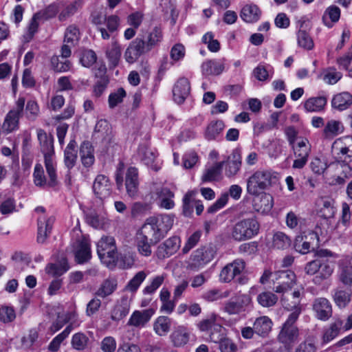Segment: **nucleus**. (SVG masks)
Returning <instances> with one entry per match:
<instances>
[{
  "label": "nucleus",
  "instance_id": "19",
  "mask_svg": "<svg viewBox=\"0 0 352 352\" xmlns=\"http://www.w3.org/2000/svg\"><path fill=\"white\" fill-rule=\"evenodd\" d=\"M313 310L316 317L322 321L328 320L332 316V306L326 298H317L313 302Z\"/></svg>",
  "mask_w": 352,
  "mask_h": 352
},
{
  "label": "nucleus",
  "instance_id": "11",
  "mask_svg": "<svg viewBox=\"0 0 352 352\" xmlns=\"http://www.w3.org/2000/svg\"><path fill=\"white\" fill-rule=\"evenodd\" d=\"M252 302L250 295L237 293L224 302L223 311L229 315H236L244 311Z\"/></svg>",
  "mask_w": 352,
  "mask_h": 352
},
{
  "label": "nucleus",
  "instance_id": "31",
  "mask_svg": "<svg viewBox=\"0 0 352 352\" xmlns=\"http://www.w3.org/2000/svg\"><path fill=\"white\" fill-rule=\"evenodd\" d=\"M170 338L174 346H183L189 341L190 331L186 327L179 325L174 329Z\"/></svg>",
  "mask_w": 352,
  "mask_h": 352
},
{
  "label": "nucleus",
  "instance_id": "9",
  "mask_svg": "<svg viewBox=\"0 0 352 352\" xmlns=\"http://www.w3.org/2000/svg\"><path fill=\"white\" fill-rule=\"evenodd\" d=\"M272 276L273 289L277 294H284L296 284L295 273L289 270L276 272Z\"/></svg>",
  "mask_w": 352,
  "mask_h": 352
},
{
  "label": "nucleus",
  "instance_id": "23",
  "mask_svg": "<svg viewBox=\"0 0 352 352\" xmlns=\"http://www.w3.org/2000/svg\"><path fill=\"white\" fill-rule=\"evenodd\" d=\"M87 222L96 229H106L110 225V220L104 211H91L87 214Z\"/></svg>",
  "mask_w": 352,
  "mask_h": 352
},
{
  "label": "nucleus",
  "instance_id": "25",
  "mask_svg": "<svg viewBox=\"0 0 352 352\" xmlns=\"http://www.w3.org/2000/svg\"><path fill=\"white\" fill-rule=\"evenodd\" d=\"M190 86L188 80L186 78H179L175 85L173 94V99L177 104H182L190 94Z\"/></svg>",
  "mask_w": 352,
  "mask_h": 352
},
{
  "label": "nucleus",
  "instance_id": "21",
  "mask_svg": "<svg viewBox=\"0 0 352 352\" xmlns=\"http://www.w3.org/2000/svg\"><path fill=\"white\" fill-rule=\"evenodd\" d=\"M49 179L47 180V178L45 175L44 170L43 166L41 164H36L34 166V170L33 173V181L34 184L38 187L45 188L47 186L54 187L55 186L57 182V175H56V164L54 166V182H52V179L50 176L48 175Z\"/></svg>",
  "mask_w": 352,
  "mask_h": 352
},
{
  "label": "nucleus",
  "instance_id": "61",
  "mask_svg": "<svg viewBox=\"0 0 352 352\" xmlns=\"http://www.w3.org/2000/svg\"><path fill=\"white\" fill-rule=\"evenodd\" d=\"M51 67L52 69L56 72H66L69 71L72 67V63L68 60L61 61L58 56L54 55L50 59Z\"/></svg>",
  "mask_w": 352,
  "mask_h": 352
},
{
  "label": "nucleus",
  "instance_id": "64",
  "mask_svg": "<svg viewBox=\"0 0 352 352\" xmlns=\"http://www.w3.org/2000/svg\"><path fill=\"white\" fill-rule=\"evenodd\" d=\"M195 191L188 192L183 199V212L185 216H190L193 212L195 206Z\"/></svg>",
  "mask_w": 352,
  "mask_h": 352
},
{
  "label": "nucleus",
  "instance_id": "5",
  "mask_svg": "<svg viewBox=\"0 0 352 352\" xmlns=\"http://www.w3.org/2000/svg\"><path fill=\"white\" fill-rule=\"evenodd\" d=\"M216 254L214 247L211 245L201 246L190 254L186 261L187 270L197 272L208 264Z\"/></svg>",
  "mask_w": 352,
  "mask_h": 352
},
{
  "label": "nucleus",
  "instance_id": "43",
  "mask_svg": "<svg viewBox=\"0 0 352 352\" xmlns=\"http://www.w3.org/2000/svg\"><path fill=\"white\" fill-rule=\"evenodd\" d=\"M224 127V123L221 120L211 122L205 131V138L209 141L216 140L222 133Z\"/></svg>",
  "mask_w": 352,
  "mask_h": 352
},
{
  "label": "nucleus",
  "instance_id": "58",
  "mask_svg": "<svg viewBox=\"0 0 352 352\" xmlns=\"http://www.w3.org/2000/svg\"><path fill=\"white\" fill-rule=\"evenodd\" d=\"M147 276L144 271H140L129 280L125 286V289L131 292H135Z\"/></svg>",
  "mask_w": 352,
  "mask_h": 352
},
{
  "label": "nucleus",
  "instance_id": "45",
  "mask_svg": "<svg viewBox=\"0 0 352 352\" xmlns=\"http://www.w3.org/2000/svg\"><path fill=\"white\" fill-rule=\"evenodd\" d=\"M332 107L342 111L352 104V95L349 92H342L336 95L332 100Z\"/></svg>",
  "mask_w": 352,
  "mask_h": 352
},
{
  "label": "nucleus",
  "instance_id": "32",
  "mask_svg": "<svg viewBox=\"0 0 352 352\" xmlns=\"http://www.w3.org/2000/svg\"><path fill=\"white\" fill-rule=\"evenodd\" d=\"M273 322L272 320L266 316H260L254 320L253 323L255 333L266 337L272 331Z\"/></svg>",
  "mask_w": 352,
  "mask_h": 352
},
{
  "label": "nucleus",
  "instance_id": "49",
  "mask_svg": "<svg viewBox=\"0 0 352 352\" xmlns=\"http://www.w3.org/2000/svg\"><path fill=\"white\" fill-rule=\"evenodd\" d=\"M166 277L167 274L165 273L153 276L150 279L149 283L143 289L142 293L144 295L153 294L162 286Z\"/></svg>",
  "mask_w": 352,
  "mask_h": 352
},
{
  "label": "nucleus",
  "instance_id": "38",
  "mask_svg": "<svg viewBox=\"0 0 352 352\" xmlns=\"http://www.w3.org/2000/svg\"><path fill=\"white\" fill-rule=\"evenodd\" d=\"M340 18V9L336 6H330L322 15V21L325 26L331 28Z\"/></svg>",
  "mask_w": 352,
  "mask_h": 352
},
{
  "label": "nucleus",
  "instance_id": "20",
  "mask_svg": "<svg viewBox=\"0 0 352 352\" xmlns=\"http://www.w3.org/2000/svg\"><path fill=\"white\" fill-rule=\"evenodd\" d=\"M253 196L252 207L255 211L261 214H267L271 211L274 199L270 194L263 192Z\"/></svg>",
  "mask_w": 352,
  "mask_h": 352
},
{
  "label": "nucleus",
  "instance_id": "57",
  "mask_svg": "<svg viewBox=\"0 0 352 352\" xmlns=\"http://www.w3.org/2000/svg\"><path fill=\"white\" fill-rule=\"evenodd\" d=\"M106 55L112 65H117L121 56V50L116 41L112 42L107 47Z\"/></svg>",
  "mask_w": 352,
  "mask_h": 352
},
{
  "label": "nucleus",
  "instance_id": "52",
  "mask_svg": "<svg viewBox=\"0 0 352 352\" xmlns=\"http://www.w3.org/2000/svg\"><path fill=\"white\" fill-rule=\"evenodd\" d=\"M210 340L214 342H219V349L221 352H236V345L228 338H222L221 335H218L216 338L214 333L210 336Z\"/></svg>",
  "mask_w": 352,
  "mask_h": 352
},
{
  "label": "nucleus",
  "instance_id": "7",
  "mask_svg": "<svg viewBox=\"0 0 352 352\" xmlns=\"http://www.w3.org/2000/svg\"><path fill=\"white\" fill-rule=\"evenodd\" d=\"M305 294V289L302 287L295 289L290 294H282L280 301L283 308L291 311L288 316H295L297 318H299L303 309L301 301L304 298Z\"/></svg>",
  "mask_w": 352,
  "mask_h": 352
},
{
  "label": "nucleus",
  "instance_id": "50",
  "mask_svg": "<svg viewBox=\"0 0 352 352\" xmlns=\"http://www.w3.org/2000/svg\"><path fill=\"white\" fill-rule=\"evenodd\" d=\"M224 162H217L212 166L206 168L201 177V179L204 182H213L218 179L219 177Z\"/></svg>",
  "mask_w": 352,
  "mask_h": 352
},
{
  "label": "nucleus",
  "instance_id": "30",
  "mask_svg": "<svg viewBox=\"0 0 352 352\" xmlns=\"http://www.w3.org/2000/svg\"><path fill=\"white\" fill-rule=\"evenodd\" d=\"M69 270L67 259L64 256L56 263L47 264L45 269L46 274L52 277L60 276Z\"/></svg>",
  "mask_w": 352,
  "mask_h": 352
},
{
  "label": "nucleus",
  "instance_id": "51",
  "mask_svg": "<svg viewBox=\"0 0 352 352\" xmlns=\"http://www.w3.org/2000/svg\"><path fill=\"white\" fill-rule=\"evenodd\" d=\"M20 114L15 111H10L3 121L2 129L6 133H11L18 127Z\"/></svg>",
  "mask_w": 352,
  "mask_h": 352
},
{
  "label": "nucleus",
  "instance_id": "63",
  "mask_svg": "<svg viewBox=\"0 0 352 352\" xmlns=\"http://www.w3.org/2000/svg\"><path fill=\"white\" fill-rule=\"evenodd\" d=\"M216 315L212 314L210 316L202 319L197 325L199 329L201 331H206L214 328V330H221V327L217 325L216 322Z\"/></svg>",
  "mask_w": 352,
  "mask_h": 352
},
{
  "label": "nucleus",
  "instance_id": "10",
  "mask_svg": "<svg viewBox=\"0 0 352 352\" xmlns=\"http://www.w3.org/2000/svg\"><path fill=\"white\" fill-rule=\"evenodd\" d=\"M290 146L296 157L292 167L297 169L302 168L307 164L311 152V144L309 140L305 138H300L296 144H294Z\"/></svg>",
  "mask_w": 352,
  "mask_h": 352
},
{
  "label": "nucleus",
  "instance_id": "8",
  "mask_svg": "<svg viewBox=\"0 0 352 352\" xmlns=\"http://www.w3.org/2000/svg\"><path fill=\"white\" fill-rule=\"evenodd\" d=\"M298 319L295 316H288L283 324L278 336L280 342L288 350L291 349L298 340L299 329L296 325Z\"/></svg>",
  "mask_w": 352,
  "mask_h": 352
},
{
  "label": "nucleus",
  "instance_id": "41",
  "mask_svg": "<svg viewBox=\"0 0 352 352\" xmlns=\"http://www.w3.org/2000/svg\"><path fill=\"white\" fill-rule=\"evenodd\" d=\"M130 302L126 298H122L114 307L111 318L113 320L118 321L124 318L129 312Z\"/></svg>",
  "mask_w": 352,
  "mask_h": 352
},
{
  "label": "nucleus",
  "instance_id": "29",
  "mask_svg": "<svg viewBox=\"0 0 352 352\" xmlns=\"http://www.w3.org/2000/svg\"><path fill=\"white\" fill-rule=\"evenodd\" d=\"M54 219L51 217L46 219L44 216L38 218L37 241L43 243L51 232Z\"/></svg>",
  "mask_w": 352,
  "mask_h": 352
},
{
  "label": "nucleus",
  "instance_id": "4",
  "mask_svg": "<svg viewBox=\"0 0 352 352\" xmlns=\"http://www.w3.org/2000/svg\"><path fill=\"white\" fill-rule=\"evenodd\" d=\"M97 253L101 262L109 268H113L118 260V252L115 239L111 236H103L97 243Z\"/></svg>",
  "mask_w": 352,
  "mask_h": 352
},
{
  "label": "nucleus",
  "instance_id": "60",
  "mask_svg": "<svg viewBox=\"0 0 352 352\" xmlns=\"http://www.w3.org/2000/svg\"><path fill=\"white\" fill-rule=\"evenodd\" d=\"M291 245V239L282 232H278L273 236L272 245L278 250H284Z\"/></svg>",
  "mask_w": 352,
  "mask_h": 352
},
{
  "label": "nucleus",
  "instance_id": "36",
  "mask_svg": "<svg viewBox=\"0 0 352 352\" xmlns=\"http://www.w3.org/2000/svg\"><path fill=\"white\" fill-rule=\"evenodd\" d=\"M172 320L168 316H160L153 322V331L159 336H165L170 331Z\"/></svg>",
  "mask_w": 352,
  "mask_h": 352
},
{
  "label": "nucleus",
  "instance_id": "54",
  "mask_svg": "<svg viewBox=\"0 0 352 352\" xmlns=\"http://www.w3.org/2000/svg\"><path fill=\"white\" fill-rule=\"evenodd\" d=\"M256 300L261 307H270L276 304L278 300V298L273 292L265 291L257 296Z\"/></svg>",
  "mask_w": 352,
  "mask_h": 352
},
{
  "label": "nucleus",
  "instance_id": "37",
  "mask_svg": "<svg viewBox=\"0 0 352 352\" xmlns=\"http://www.w3.org/2000/svg\"><path fill=\"white\" fill-rule=\"evenodd\" d=\"M156 243L152 242L150 239L143 236L142 235L136 234L135 245L138 252L142 256L148 257L152 254V245H155Z\"/></svg>",
  "mask_w": 352,
  "mask_h": 352
},
{
  "label": "nucleus",
  "instance_id": "17",
  "mask_svg": "<svg viewBox=\"0 0 352 352\" xmlns=\"http://www.w3.org/2000/svg\"><path fill=\"white\" fill-rule=\"evenodd\" d=\"M155 313V310L153 308L134 311L127 322V325L138 329L144 328Z\"/></svg>",
  "mask_w": 352,
  "mask_h": 352
},
{
  "label": "nucleus",
  "instance_id": "44",
  "mask_svg": "<svg viewBox=\"0 0 352 352\" xmlns=\"http://www.w3.org/2000/svg\"><path fill=\"white\" fill-rule=\"evenodd\" d=\"M333 272V265L327 261L321 259L320 270L314 279V283L318 285L321 284L323 280L329 278Z\"/></svg>",
  "mask_w": 352,
  "mask_h": 352
},
{
  "label": "nucleus",
  "instance_id": "12",
  "mask_svg": "<svg viewBox=\"0 0 352 352\" xmlns=\"http://www.w3.org/2000/svg\"><path fill=\"white\" fill-rule=\"evenodd\" d=\"M332 152L344 161L352 160V136L336 139L332 144Z\"/></svg>",
  "mask_w": 352,
  "mask_h": 352
},
{
  "label": "nucleus",
  "instance_id": "56",
  "mask_svg": "<svg viewBox=\"0 0 352 352\" xmlns=\"http://www.w3.org/2000/svg\"><path fill=\"white\" fill-rule=\"evenodd\" d=\"M341 322L331 323L329 327L324 330L322 338V344H325L336 338L340 332Z\"/></svg>",
  "mask_w": 352,
  "mask_h": 352
},
{
  "label": "nucleus",
  "instance_id": "2",
  "mask_svg": "<svg viewBox=\"0 0 352 352\" xmlns=\"http://www.w3.org/2000/svg\"><path fill=\"white\" fill-rule=\"evenodd\" d=\"M37 139L39 143L40 151L44 157V164L47 175L54 182V166L56 164L54 148V138L47 134L43 129L36 130Z\"/></svg>",
  "mask_w": 352,
  "mask_h": 352
},
{
  "label": "nucleus",
  "instance_id": "53",
  "mask_svg": "<svg viewBox=\"0 0 352 352\" xmlns=\"http://www.w3.org/2000/svg\"><path fill=\"white\" fill-rule=\"evenodd\" d=\"M326 104L327 99L325 97L311 98L305 102L304 107L307 111L317 112L322 111Z\"/></svg>",
  "mask_w": 352,
  "mask_h": 352
},
{
  "label": "nucleus",
  "instance_id": "34",
  "mask_svg": "<svg viewBox=\"0 0 352 352\" xmlns=\"http://www.w3.org/2000/svg\"><path fill=\"white\" fill-rule=\"evenodd\" d=\"M160 300L162 302L160 311L170 314L175 309L176 301L174 298L170 299V292L166 287H162L159 294Z\"/></svg>",
  "mask_w": 352,
  "mask_h": 352
},
{
  "label": "nucleus",
  "instance_id": "3",
  "mask_svg": "<svg viewBox=\"0 0 352 352\" xmlns=\"http://www.w3.org/2000/svg\"><path fill=\"white\" fill-rule=\"evenodd\" d=\"M276 176L268 170L258 169L251 174L246 181V191L250 195L265 192L272 186Z\"/></svg>",
  "mask_w": 352,
  "mask_h": 352
},
{
  "label": "nucleus",
  "instance_id": "6",
  "mask_svg": "<svg viewBox=\"0 0 352 352\" xmlns=\"http://www.w3.org/2000/svg\"><path fill=\"white\" fill-rule=\"evenodd\" d=\"M259 228V223L255 218L243 219L233 226L230 236L236 241H245L257 235Z\"/></svg>",
  "mask_w": 352,
  "mask_h": 352
},
{
  "label": "nucleus",
  "instance_id": "14",
  "mask_svg": "<svg viewBox=\"0 0 352 352\" xmlns=\"http://www.w3.org/2000/svg\"><path fill=\"white\" fill-rule=\"evenodd\" d=\"M181 246V239L177 236H173L160 243L155 251V256L160 260L169 258L175 254Z\"/></svg>",
  "mask_w": 352,
  "mask_h": 352
},
{
  "label": "nucleus",
  "instance_id": "27",
  "mask_svg": "<svg viewBox=\"0 0 352 352\" xmlns=\"http://www.w3.org/2000/svg\"><path fill=\"white\" fill-rule=\"evenodd\" d=\"M141 39L148 52L162 42L163 33L160 28L155 26Z\"/></svg>",
  "mask_w": 352,
  "mask_h": 352
},
{
  "label": "nucleus",
  "instance_id": "59",
  "mask_svg": "<svg viewBox=\"0 0 352 352\" xmlns=\"http://www.w3.org/2000/svg\"><path fill=\"white\" fill-rule=\"evenodd\" d=\"M297 42L298 46L305 50H310L314 48L313 39L306 30L300 29L297 32Z\"/></svg>",
  "mask_w": 352,
  "mask_h": 352
},
{
  "label": "nucleus",
  "instance_id": "46",
  "mask_svg": "<svg viewBox=\"0 0 352 352\" xmlns=\"http://www.w3.org/2000/svg\"><path fill=\"white\" fill-rule=\"evenodd\" d=\"M138 157L144 164L151 165L154 162L156 154L148 145L142 144L138 147Z\"/></svg>",
  "mask_w": 352,
  "mask_h": 352
},
{
  "label": "nucleus",
  "instance_id": "18",
  "mask_svg": "<svg viewBox=\"0 0 352 352\" xmlns=\"http://www.w3.org/2000/svg\"><path fill=\"white\" fill-rule=\"evenodd\" d=\"M93 190L100 199L109 197L112 192V184L109 177L104 175H97L93 184Z\"/></svg>",
  "mask_w": 352,
  "mask_h": 352
},
{
  "label": "nucleus",
  "instance_id": "40",
  "mask_svg": "<svg viewBox=\"0 0 352 352\" xmlns=\"http://www.w3.org/2000/svg\"><path fill=\"white\" fill-rule=\"evenodd\" d=\"M77 144L75 140H71L64 151V163L69 170L76 164L77 160Z\"/></svg>",
  "mask_w": 352,
  "mask_h": 352
},
{
  "label": "nucleus",
  "instance_id": "33",
  "mask_svg": "<svg viewBox=\"0 0 352 352\" xmlns=\"http://www.w3.org/2000/svg\"><path fill=\"white\" fill-rule=\"evenodd\" d=\"M225 68V59L210 60L201 65L202 73L204 75H219Z\"/></svg>",
  "mask_w": 352,
  "mask_h": 352
},
{
  "label": "nucleus",
  "instance_id": "55",
  "mask_svg": "<svg viewBox=\"0 0 352 352\" xmlns=\"http://www.w3.org/2000/svg\"><path fill=\"white\" fill-rule=\"evenodd\" d=\"M80 38V33L76 25H69L65 30L63 43L77 45Z\"/></svg>",
  "mask_w": 352,
  "mask_h": 352
},
{
  "label": "nucleus",
  "instance_id": "39",
  "mask_svg": "<svg viewBox=\"0 0 352 352\" xmlns=\"http://www.w3.org/2000/svg\"><path fill=\"white\" fill-rule=\"evenodd\" d=\"M80 157L82 165L89 168L95 161L94 148L89 142H83L80 148Z\"/></svg>",
  "mask_w": 352,
  "mask_h": 352
},
{
  "label": "nucleus",
  "instance_id": "47",
  "mask_svg": "<svg viewBox=\"0 0 352 352\" xmlns=\"http://www.w3.org/2000/svg\"><path fill=\"white\" fill-rule=\"evenodd\" d=\"M116 280L113 278H108L102 282L95 294L97 296L104 298L112 294L116 291Z\"/></svg>",
  "mask_w": 352,
  "mask_h": 352
},
{
  "label": "nucleus",
  "instance_id": "42",
  "mask_svg": "<svg viewBox=\"0 0 352 352\" xmlns=\"http://www.w3.org/2000/svg\"><path fill=\"white\" fill-rule=\"evenodd\" d=\"M342 123L338 120H329L323 130V135L326 138L331 139L344 131Z\"/></svg>",
  "mask_w": 352,
  "mask_h": 352
},
{
  "label": "nucleus",
  "instance_id": "62",
  "mask_svg": "<svg viewBox=\"0 0 352 352\" xmlns=\"http://www.w3.org/2000/svg\"><path fill=\"white\" fill-rule=\"evenodd\" d=\"M230 296V292L226 291L221 292L219 289H212L203 293L201 298L208 302H213L223 298H228Z\"/></svg>",
  "mask_w": 352,
  "mask_h": 352
},
{
  "label": "nucleus",
  "instance_id": "22",
  "mask_svg": "<svg viewBox=\"0 0 352 352\" xmlns=\"http://www.w3.org/2000/svg\"><path fill=\"white\" fill-rule=\"evenodd\" d=\"M147 52L142 39L136 38L126 48L124 52V58L127 63L131 64L135 63L141 55Z\"/></svg>",
  "mask_w": 352,
  "mask_h": 352
},
{
  "label": "nucleus",
  "instance_id": "48",
  "mask_svg": "<svg viewBox=\"0 0 352 352\" xmlns=\"http://www.w3.org/2000/svg\"><path fill=\"white\" fill-rule=\"evenodd\" d=\"M76 261L78 263L87 262L91 258L90 245L86 240H82L78 245V248L75 252Z\"/></svg>",
  "mask_w": 352,
  "mask_h": 352
},
{
  "label": "nucleus",
  "instance_id": "15",
  "mask_svg": "<svg viewBox=\"0 0 352 352\" xmlns=\"http://www.w3.org/2000/svg\"><path fill=\"white\" fill-rule=\"evenodd\" d=\"M242 165V156L241 150L234 148L228 157L225 165L224 172L226 177L234 178L240 172Z\"/></svg>",
  "mask_w": 352,
  "mask_h": 352
},
{
  "label": "nucleus",
  "instance_id": "26",
  "mask_svg": "<svg viewBox=\"0 0 352 352\" xmlns=\"http://www.w3.org/2000/svg\"><path fill=\"white\" fill-rule=\"evenodd\" d=\"M338 279L345 286L352 287V263L349 258L342 259L339 263Z\"/></svg>",
  "mask_w": 352,
  "mask_h": 352
},
{
  "label": "nucleus",
  "instance_id": "1",
  "mask_svg": "<svg viewBox=\"0 0 352 352\" xmlns=\"http://www.w3.org/2000/svg\"><path fill=\"white\" fill-rule=\"evenodd\" d=\"M174 216L172 214H159L147 218L137 232L138 234L157 243L164 239L172 228Z\"/></svg>",
  "mask_w": 352,
  "mask_h": 352
},
{
  "label": "nucleus",
  "instance_id": "13",
  "mask_svg": "<svg viewBox=\"0 0 352 352\" xmlns=\"http://www.w3.org/2000/svg\"><path fill=\"white\" fill-rule=\"evenodd\" d=\"M245 267V263L242 259H235L228 263L220 272L219 280L223 283H230L239 276Z\"/></svg>",
  "mask_w": 352,
  "mask_h": 352
},
{
  "label": "nucleus",
  "instance_id": "28",
  "mask_svg": "<svg viewBox=\"0 0 352 352\" xmlns=\"http://www.w3.org/2000/svg\"><path fill=\"white\" fill-rule=\"evenodd\" d=\"M352 292L349 289L336 288L332 291V298L339 309L346 308L351 301Z\"/></svg>",
  "mask_w": 352,
  "mask_h": 352
},
{
  "label": "nucleus",
  "instance_id": "24",
  "mask_svg": "<svg viewBox=\"0 0 352 352\" xmlns=\"http://www.w3.org/2000/svg\"><path fill=\"white\" fill-rule=\"evenodd\" d=\"M138 171L135 167H129L125 174V187L129 196L135 197L138 191Z\"/></svg>",
  "mask_w": 352,
  "mask_h": 352
},
{
  "label": "nucleus",
  "instance_id": "16",
  "mask_svg": "<svg viewBox=\"0 0 352 352\" xmlns=\"http://www.w3.org/2000/svg\"><path fill=\"white\" fill-rule=\"evenodd\" d=\"M319 237L315 232H309L305 235H298L294 241L295 250L302 254H305L310 252L311 245L316 243L318 245Z\"/></svg>",
  "mask_w": 352,
  "mask_h": 352
},
{
  "label": "nucleus",
  "instance_id": "35",
  "mask_svg": "<svg viewBox=\"0 0 352 352\" xmlns=\"http://www.w3.org/2000/svg\"><path fill=\"white\" fill-rule=\"evenodd\" d=\"M261 10L255 4H247L241 11V18L247 23L256 22L261 16Z\"/></svg>",
  "mask_w": 352,
  "mask_h": 352
}]
</instances>
